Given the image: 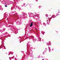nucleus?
<instances>
[{"label":"nucleus","instance_id":"obj_1","mask_svg":"<svg viewBox=\"0 0 60 60\" xmlns=\"http://www.w3.org/2000/svg\"><path fill=\"white\" fill-rule=\"evenodd\" d=\"M33 26V22H32L30 24V27H32V26Z\"/></svg>","mask_w":60,"mask_h":60},{"label":"nucleus","instance_id":"obj_2","mask_svg":"<svg viewBox=\"0 0 60 60\" xmlns=\"http://www.w3.org/2000/svg\"><path fill=\"white\" fill-rule=\"evenodd\" d=\"M5 6L6 7H7V6H6V5H5Z\"/></svg>","mask_w":60,"mask_h":60},{"label":"nucleus","instance_id":"obj_3","mask_svg":"<svg viewBox=\"0 0 60 60\" xmlns=\"http://www.w3.org/2000/svg\"><path fill=\"white\" fill-rule=\"evenodd\" d=\"M42 60H44L43 59H42Z\"/></svg>","mask_w":60,"mask_h":60}]
</instances>
